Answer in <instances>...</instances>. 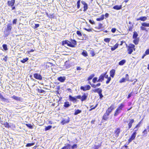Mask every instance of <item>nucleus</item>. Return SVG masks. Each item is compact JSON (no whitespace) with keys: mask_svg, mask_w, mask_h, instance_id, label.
<instances>
[{"mask_svg":"<svg viewBox=\"0 0 149 149\" xmlns=\"http://www.w3.org/2000/svg\"><path fill=\"white\" fill-rule=\"evenodd\" d=\"M70 105L71 104H70L69 102H64L63 106L65 108H68L69 107Z\"/></svg>","mask_w":149,"mask_h":149,"instance_id":"34","label":"nucleus"},{"mask_svg":"<svg viewBox=\"0 0 149 149\" xmlns=\"http://www.w3.org/2000/svg\"><path fill=\"white\" fill-rule=\"evenodd\" d=\"M114 109L115 107L114 105L113 104H112L108 108L106 111L111 113Z\"/></svg>","mask_w":149,"mask_h":149,"instance_id":"12","label":"nucleus"},{"mask_svg":"<svg viewBox=\"0 0 149 149\" xmlns=\"http://www.w3.org/2000/svg\"><path fill=\"white\" fill-rule=\"evenodd\" d=\"M104 74H103V73L101 74L99 77L97 81L102 82L104 81Z\"/></svg>","mask_w":149,"mask_h":149,"instance_id":"15","label":"nucleus"},{"mask_svg":"<svg viewBox=\"0 0 149 149\" xmlns=\"http://www.w3.org/2000/svg\"><path fill=\"white\" fill-rule=\"evenodd\" d=\"M133 28V24H131L128 26V29L127 30V31L131 32L132 31Z\"/></svg>","mask_w":149,"mask_h":149,"instance_id":"38","label":"nucleus"},{"mask_svg":"<svg viewBox=\"0 0 149 149\" xmlns=\"http://www.w3.org/2000/svg\"><path fill=\"white\" fill-rule=\"evenodd\" d=\"M2 124L5 127L8 128H11V127H13L14 128H15V125L14 124L12 123L10 125L7 122L4 123L3 124Z\"/></svg>","mask_w":149,"mask_h":149,"instance_id":"8","label":"nucleus"},{"mask_svg":"<svg viewBox=\"0 0 149 149\" xmlns=\"http://www.w3.org/2000/svg\"><path fill=\"white\" fill-rule=\"evenodd\" d=\"M91 88V86L89 85H87L84 86H81L80 88L81 90L83 91H86L90 90Z\"/></svg>","mask_w":149,"mask_h":149,"instance_id":"9","label":"nucleus"},{"mask_svg":"<svg viewBox=\"0 0 149 149\" xmlns=\"http://www.w3.org/2000/svg\"><path fill=\"white\" fill-rule=\"evenodd\" d=\"M28 60L29 58L26 57V58H23L22 60L21 61V62L23 63H24L27 61Z\"/></svg>","mask_w":149,"mask_h":149,"instance_id":"47","label":"nucleus"},{"mask_svg":"<svg viewBox=\"0 0 149 149\" xmlns=\"http://www.w3.org/2000/svg\"><path fill=\"white\" fill-rule=\"evenodd\" d=\"M81 112V111L79 109H77L76 110L74 113V115H77L78 114L80 113Z\"/></svg>","mask_w":149,"mask_h":149,"instance_id":"46","label":"nucleus"},{"mask_svg":"<svg viewBox=\"0 0 149 149\" xmlns=\"http://www.w3.org/2000/svg\"><path fill=\"white\" fill-rule=\"evenodd\" d=\"M95 28L97 29H100L102 28V24L101 23H99L98 25V26L95 27Z\"/></svg>","mask_w":149,"mask_h":149,"instance_id":"41","label":"nucleus"},{"mask_svg":"<svg viewBox=\"0 0 149 149\" xmlns=\"http://www.w3.org/2000/svg\"><path fill=\"white\" fill-rule=\"evenodd\" d=\"M57 80L61 82H64L65 80V77H60L57 78Z\"/></svg>","mask_w":149,"mask_h":149,"instance_id":"24","label":"nucleus"},{"mask_svg":"<svg viewBox=\"0 0 149 149\" xmlns=\"http://www.w3.org/2000/svg\"><path fill=\"white\" fill-rule=\"evenodd\" d=\"M64 66L66 69H68L70 67V64L69 63L68 61H66L65 63Z\"/></svg>","mask_w":149,"mask_h":149,"instance_id":"25","label":"nucleus"},{"mask_svg":"<svg viewBox=\"0 0 149 149\" xmlns=\"http://www.w3.org/2000/svg\"><path fill=\"white\" fill-rule=\"evenodd\" d=\"M138 129H137L134 130V132L132 134L130 138L128 140V143L127 144H128L130 142H131L133 140H134L137 134L136 132L138 130Z\"/></svg>","mask_w":149,"mask_h":149,"instance_id":"3","label":"nucleus"},{"mask_svg":"<svg viewBox=\"0 0 149 149\" xmlns=\"http://www.w3.org/2000/svg\"><path fill=\"white\" fill-rule=\"evenodd\" d=\"M145 27H149V23L143 22L142 23L141 26L140 27L141 30L142 31H145L146 32H148V30Z\"/></svg>","mask_w":149,"mask_h":149,"instance_id":"5","label":"nucleus"},{"mask_svg":"<svg viewBox=\"0 0 149 149\" xmlns=\"http://www.w3.org/2000/svg\"><path fill=\"white\" fill-rule=\"evenodd\" d=\"M119 44L118 43L114 45L113 46V47H112L111 48V51H113L115 50L116 49H117L118 46Z\"/></svg>","mask_w":149,"mask_h":149,"instance_id":"32","label":"nucleus"},{"mask_svg":"<svg viewBox=\"0 0 149 149\" xmlns=\"http://www.w3.org/2000/svg\"><path fill=\"white\" fill-rule=\"evenodd\" d=\"M69 98L70 100L73 102H76L77 101V98H76V96L75 97L72 96L71 95H69Z\"/></svg>","mask_w":149,"mask_h":149,"instance_id":"17","label":"nucleus"},{"mask_svg":"<svg viewBox=\"0 0 149 149\" xmlns=\"http://www.w3.org/2000/svg\"><path fill=\"white\" fill-rule=\"evenodd\" d=\"M95 76V75L94 74H91L88 78L87 80L88 81V82L89 81L90 82V80L92 79L93 78V77Z\"/></svg>","mask_w":149,"mask_h":149,"instance_id":"31","label":"nucleus"},{"mask_svg":"<svg viewBox=\"0 0 149 149\" xmlns=\"http://www.w3.org/2000/svg\"><path fill=\"white\" fill-rule=\"evenodd\" d=\"M143 119H142L135 126V127L134 128V129L137 128V129L138 128H139L140 126V125L142 123Z\"/></svg>","mask_w":149,"mask_h":149,"instance_id":"36","label":"nucleus"},{"mask_svg":"<svg viewBox=\"0 0 149 149\" xmlns=\"http://www.w3.org/2000/svg\"><path fill=\"white\" fill-rule=\"evenodd\" d=\"M52 127V126L51 125H48L45 128V131H47L50 129H51Z\"/></svg>","mask_w":149,"mask_h":149,"instance_id":"43","label":"nucleus"},{"mask_svg":"<svg viewBox=\"0 0 149 149\" xmlns=\"http://www.w3.org/2000/svg\"><path fill=\"white\" fill-rule=\"evenodd\" d=\"M11 25V24H7V29L6 30V31H10L11 30V29L12 28Z\"/></svg>","mask_w":149,"mask_h":149,"instance_id":"26","label":"nucleus"},{"mask_svg":"<svg viewBox=\"0 0 149 149\" xmlns=\"http://www.w3.org/2000/svg\"><path fill=\"white\" fill-rule=\"evenodd\" d=\"M125 104L122 103L118 105L117 108L121 111L122 110H123V109L125 107Z\"/></svg>","mask_w":149,"mask_h":149,"instance_id":"19","label":"nucleus"},{"mask_svg":"<svg viewBox=\"0 0 149 149\" xmlns=\"http://www.w3.org/2000/svg\"><path fill=\"white\" fill-rule=\"evenodd\" d=\"M126 45L128 54H131L133 51H135L136 50L135 45L132 44L130 43L128 45L126 44Z\"/></svg>","mask_w":149,"mask_h":149,"instance_id":"1","label":"nucleus"},{"mask_svg":"<svg viewBox=\"0 0 149 149\" xmlns=\"http://www.w3.org/2000/svg\"><path fill=\"white\" fill-rule=\"evenodd\" d=\"M110 113L106 111L105 112L102 118V120L103 121L107 120L109 118V116Z\"/></svg>","mask_w":149,"mask_h":149,"instance_id":"6","label":"nucleus"},{"mask_svg":"<svg viewBox=\"0 0 149 149\" xmlns=\"http://www.w3.org/2000/svg\"><path fill=\"white\" fill-rule=\"evenodd\" d=\"M77 44V42L75 40L70 39L69 41L68 46L71 47H75Z\"/></svg>","mask_w":149,"mask_h":149,"instance_id":"4","label":"nucleus"},{"mask_svg":"<svg viewBox=\"0 0 149 149\" xmlns=\"http://www.w3.org/2000/svg\"><path fill=\"white\" fill-rule=\"evenodd\" d=\"M138 36L137 33L136 31H134L133 32V35L132 38L133 39H135L136 38H138L137 37Z\"/></svg>","mask_w":149,"mask_h":149,"instance_id":"33","label":"nucleus"},{"mask_svg":"<svg viewBox=\"0 0 149 149\" xmlns=\"http://www.w3.org/2000/svg\"><path fill=\"white\" fill-rule=\"evenodd\" d=\"M149 131V126H148L146 129H145L143 131L142 133L143 134V136H146L148 132Z\"/></svg>","mask_w":149,"mask_h":149,"instance_id":"20","label":"nucleus"},{"mask_svg":"<svg viewBox=\"0 0 149 149\" xmlns=\"http://www.w3.org/2000/svg\"><path fill=\"white\" fill-rule=\"evenodd\" d=\"M68 44H69V40H63L61 42V45H64L65 44H67L68 46Z\"/></svg>","mask_w":149,"mask_h":149,"instance_id":"35","label":"nucleus"},{"mask_svg":"<svg viewBox=\"0 0 149 149\" xmlns=\"http://www.w3.org/2000/svg\"><path fill=\"white\" fill-rule=\"evenodd\" d=\"M111 40L110 38H106L104 39V41L107 43H109Z\"/></svg>","mask_w":149,"mask_h":149,"instance_id":"48","label":"nucleus"},{"mask_svg":"<svg viewBox=\"0 0 149 149\" xmlns=\"http://www.w3.org/2000/svg\"><path fill=\"white\" fill-rule=\"evenodd\" d=\"M81 3L84 5V12L86 11L88 8V6L87 3L84 1H81Z\"/></svg>","mask_w":149,"mask_h":149,"instance_id":"14","label":"nucleus"},{"mask_svg":"<svg viewBox=\"0 0 149 149\" xmlns=\"http://www.w3.org/2000/svg\"><path fill=\"white\" fill-rule=\"evenodd\" d=\"M33 76L35 79L39 80H41L42 79V78L41 75L37 73L34 74H33Z\"/></svg>","mask_w":149,"mask_h":149,"instance_id":"10","label":"nucleus"},{"mask_svg":"<svg viewBox=\"0 0 149 149\" xmlns=\"http://www.w3.org/2000/svg\"><path fill=\"white\" fill-rule=\"evenodd\" d=\"M98 95L100 97V99H101L103 97V95L102 94V92H100L99 93H98Z\"/></svg>","mask_w":149,"mask_h":149,"instance_id":"58","label":"nucleus"},{"mask_svg":"<svg viewBox=\"0 0 149 149\" xmlns=\"http://www.w3.org/2000/svg\"><path fill=\"white\" fill-rule=\"evenodd\" d=\"M133 42L135 45H137L139 43V38H136L135 39H134L133 40Z\"/></svg>","mask_w":149,"mask_h":149,"instance_id":"39","label":"nucleus"},{"mask_svg":"<svg viewBox=\"0 0 149 149\" xmlns=\"http://www.w3.org/2000/svg\"><path fill=\"white\" fill-rule=\"evenodd\" d=\"M145 54L146 55L149 54V49H148L146 50Z\"/></svg>","mask_w":149,"mask_h":149,"instance_id":"64","label":"nucleus"},{"mask_svg":"<svg viewBox=\"0 0 149 149\" xmlns=\"http://www.w3.org/2000/svg\"><path fill=\"white\" fill-rule=\"evenodd\" d=\"M115 70L112 69L110 71V77L112 78H113L115 74Z\"/></svg>","mask_w":149,"mask_h":149,"instance_id":"21","label":"nucleus"},{"mask_svg":"<svg viewBox=\"0 0 149 149\" xmlns=\"http://www.w3.org/2000/svg\"><path fill=\"white\" fill-rule=\"evenodd\" d=\"M35 143H28L26 144V147H30L31 146H32Z\"/></svg>","mask_w":149,"mask_h":149,"instance_id":"51","label":"nucleus"},{"mask_svg":"<svg viewBox=\"0 0 149 149\" xmlns=\"http://www.w3.org/2000/svg\"><path fill=\"white\" fill-rule=\"evenodd\" d=\"M121 111L119 110L117 108L115 110L114 114V116H117L119 113L121 112Z\"/></svg>","mask_w":149,"mask_h":149,"instance_id":"23","label":"nucleus"},{"mask_svg":"<svg viewBox=\"0 0 149 149\" xmlns=\"http://www.w3.org/2000/svg\"><path fill=\"white\" fill-rule=\"evenodd\" d=\"M2 47L4 50L5 51H7L8 50V48L7 47V46L6 44H4L2 45Z\"/></svg>","mask_w":149,"mask_h":149,"instance_id":"45","label":"nucleus"},{"mask_svg":"<svg viewBox=\"0 0 149 149\" xmlns=\"http://www.w3.org/2000/svg\"><path fill=\"white\" fill-rule=\"evenodd\" d=\"M93 91L94 93H97L98 94L100 92H102V90L100 88H97L94 90Z\"/></svg>","mask_w":149,"mask_h":149,"instance_id":"28","label":"nucleus"},{"mask_svg":"<svg viewBox=\"0 0 149 149\" xmlns=\"http://www.w3.org/2000/svg\"><path fill=\"white\" fill-rule=\"evenodd\" d=\"M113 9L116 10H119L122 8L121 5H116L113 7Z\"/></svg>","mask_w":149,"mask_h":149,"instance_id":"29","label":"nucleus"},{"mask_svg":"<svg viewBox=\"0 0 149 149\" xmlns=\"http://www.w3.org/2000/svg\"><path fill=\"white\" fill-rule=\"evenodd\" d=\"M126 60L125 59H123L120 61L118 63L119 65H122L126 62Z\"/></svg>","mask_w":149,"mask_h":149,"instance_id":"40","label":"nucleus"},{"mask_svg":"<svg viewBox=\"0 0 149 149\" xmlns=\"http://www.w3.org/2000/svg\"><path fill=\"white\" fill-rule=\"evenodd\" d=\"M104 19V15L103 14L102 15L101 17L96 18V20L97 21H100L103 20Z\"/></svg>","mask_w":149,"mask_h":149,"instance_id":"30","label":"nucleus"},{"mask_svg":"<svg viewBox=\"0 0 149 149\" xmlns=\"http://www.w3.org/2000/svg\"><path fill=\"white\" fill-rule=\"evenodd\" d=\"M83 29L84 30H86V31H88V32H92L93 29L92 28H90L89 29H87L86 28H84Z\"/></svg>","mask_w":149,"mask_h":149,"instance_id":"52","label":"nucleus"},{"mask_svg":"<svg viewBox=\"0 0 149 149\" xmlns=\"http://www.w3.org/2000/svg\"><path fill=\"white\" fill-rule=\"evenodd\" d=\"M70 118L69 117H68L67 119L66 120L65 119H63L61 121V123L63 125H64L65 124L68 123L70 121Z\"/></svg>","mask_w":149,"mask_h":149,"instance_id":"22","label":"nucleus"},{"mask_svg":"<svg viewBox=\"0 0 149 149\" xmlns=\"http://www.w3.org/2000/svg\"><path fill=\"white\" fill-rule=\"evenodd\" d=\"M88 96V93H84L81 96V95H78L76 96V98L78 99H80L81 101L82 102L87 99Z\"/></svg>","mask_w":149,"mask_h":149,"instance_id":"2","label":"nucleus"},{"mask_svg":"<svg viewBox=\"0 0 149 149\" xmlns=\"http://www.w3.org/2000/svg\"><path fill=\"white\" fill-rule=\"evenodd\" d=\"M107 80H106V83L107 84L108 83H109V82H110V81H111V78L110 77H109L108 78H107Z\"/></svg>","mask_w":149,"mask_h":149,"instance_id":"55","label":"nucleus"},{"mask_svg":"<svg viewBox=\"0 0 149 149\" xmlns=\"http://www.w3.org/2000/svg\"><path fill=\"white\" fill-rule=\"evenodd\" d=\"M141 21H144L147 20V18L146 16H142L141 17Z\"/></svg>","mask_w":149,"mask_h":149,"instance_id":"50","label":"nucleus"},{"mask_svg":"<svg viewBox=\"0 0 149 149\" xmlns=\"http://www.w3.org/2000/svg\"><path fill=\"white\" fill-rule=\"evenodd\" d=\"M97 81L98 79L97 77H93L92 79V82L93 83H95L96 82H98Z\"/></svg>","mask_w":149,"mask_h":149,"instance_id":"49","label":"nucleus"},{"mask_svg":"<svg viewBox=\"0 0 149 149\" xmlns=\"http://www.w3.org/2000/svg\"><path fill=\"white\" fill-rule=\"evenodd\" d=\"M81 54L84 57H86L88 56V54L87 51L85 50H83L81 53Z\"/></svg>","mask_w":149,"mask_h":149,"instance_id":"37","label":"nucleus"},{"mask_svg":"<svg viewBox=\"0 0 149 149\" xmlns=\"http://www.w3.org/2000/svg\"><path fill=\"white\" fill-rule=\"evenodd\" d=\"M120 132L121 130L120 128L118 127L116 128L114 132L116 136L117 137H118Z\"/></svg>","mask_w":149,"mask_h":149,"instance_id":"13","label":"nucleus"},{"mask_svg":"<svg viewBox=\"0 0 149 149\" xmlns=\"http://www.w3.org/2000/svg\"><path fill=\"white\" fill-rule=\"evenodd\" d=\"M97 105H98V104H96L94 107H93V106H92V105L90 107V108L91 109L89 110V111H90L93 109H95L97 107Z\"/></svg>","mask_w":149,"mask_h":149,"instance_id":"42","label":"nucleus"},{"mask_svg":"<svg viewBox=\"0 0 149 149\" xmlns=\"http://www.w3.org/2000/svg\"><path fill=\"white\" fill-rule=\"evenodd\" d=\"M48 17L49 18H54V14H49V16H48Z\"/></svg>","mask_w":149,"mask_h":149,"instance_id":"59","label":"nucleus"},{"mask_svg":"<svg viewBox=\"0 0 149 149\" xmlns=\"http://www.w3.org/2000/svg\"><path fill=\"white\" fill-rule=\"evenodd\" d=\"M126 80L127 81H128L129 80V75L128 74H126L125 78H122L119 81V82L120 83H122L125 82L126 81Z\"/></svg>","mask_w":149,"mask_h":149,"instance_id":"11","label":"nucleus"},{"mask_svg":"<svg viewBox=\"0 0 149 149\" xmlns=\"http://www.w3.org/2000/svg\"><path fill=\"white\" fill-rule=\"evenodd\" d=\"M11 97L13 99L17 101H21L22 100V98L20 97H17L15 95H13Z\"/></svg>","mask_w":149,"mask_h":149,"instance_id":"27","label":"nucleus"},{"mask_svg":"<svg viewBox=\"0 0 149 149\" xmlns=\"http://www.w3.org/2000/svg\"><path fill=\"white\" fill-rule=\"evenodd\" d=\"M127 122L128 123V127L127 128L128 130L132 127L133 124L134 122V119H130L129 122L127 121Z\"/></svg>","mask_w":149,"mask_h":149,"instance_id":"7","label":"nucleus"},{"mask_svg":"<svg viewBox=\"0 0 149 149\" xmlns=\"http://www.w3.org/2000/svg\"><path fill=\"white\" fill-rule=\"evenodd\" d=\"M132 93V92L130 93H129L127 97V99L129 98L131 96Z\"/></svg>","mask_w":149,"mask_h":149,"instance_id":"63","label":"nucleus"},{"mask_svg":"<svg viewBox=\"0 0 149 149\" xmlns=\"http://www.w3.org/2000/svg\"><path fill=\"white\" fill-rule=\"evenodd\" d=\"M26 125L30 129H32L33 128L31 124H26Z\"/></svg>","mask_w":149,"mask_h":149,"instance_id":"57","label":"nucleus"},{"mask_svg":"<svg viewBox=\"0 0 149 149\" xmlns=\"http://www.w3.org/2000/svg\"><path fill=\"white\" fill-rule=\"evenodd\" d=\"M101 143L98 145H95L94 146V149H98L100 148L101 146Z\"/></svg>","mask_w":149,"mask_h":149,"instance_id":"44","label":"nucleus"},{"mask_svg":"<svg viewBox=\"0 0 149 149\" xmlns=\"http://www.w3.org/2000/svg\"><path fill=\"white\" fill-rule=\"evenodd\" d=\"M88 83L91 86L94 88H95L96 87H99L101 85V84L100 83H98L96 84H92L91 82L89 81L88 82Z\"/></svg>","mask_w":149,"mask_h":149,"instance_id":"16","label":"nucleus"},{"mask_svg":"<svg viewBox=\"0 0 149 149\" xmlns=\"http://www.w3.org/2000/svg\"><path fill=\"white\" fill-rule=\"evenodd\" d=\"M15 3V0H11V1H8L7 4L9 6H13Z\"/></svg>","mask_w":149,"mask_h":149,"instance_id":"18","label":"nucleus"},{"mask_svg":"<svg viewBox=\"0 0 149 149\" xmlns=\"http://www.w3.org/2000/svg\"><path fill=\"white\" fill-rule=\"evenodd\" d=\"M77 34L79 37H81L82 36V34L80 31H77L76 32Z\"/></svg>","mask_w":149,"mask_h":149,"instance_id":"54","label":"nucleus"},{"mask_svg":"<svg viewBox=\"0 0 149 149\" xmlns=\"http://www.w3.org/2000/svg\"><path fill=\"white\" fill-rule=\"evenodd\" d=\"M45 67L46 69L50 67L48 63V62L46 63L45 64Z\"/></svg>","mask_w":149,"mask_h":149,"instance_id":"56","label":"nucleus"},{"mask_svg":"<svg viewBox=\"0 0 149 149\" xmlns=\"http://www.w3.org/2000/svg\"><path fill=\"white\" fill-rule=\"evenodd\" d=\"M70 146V145L69 144H68L67 146H64L61 149H67V146Z\"/></svg>","mask_w":149,"mask_h":149,"instance_id":"60","label":"nucleus"},{"mask_svg":"<svg viewBox=\"0 0 149 149\" xmlns=\"http://www.w3.org/2000/svg\"><path fill=\"white\" fill-rule=\"evenodd\" d=\"M36 91L40 93H42L44 92L45 91L42 89H40L39 88H37L36 89Z\"/></svg>","mask_w":149,"mask_h":149,"instance_id":"53","label":"nucleus"},{"mask_svg":"<svg viewBox=\"0 0 149 149\" xmlns=\"http://www.w3.org/2000/svg\"><path fill=\"white\" fill-rule=\"evenodd\" d=\"M77 148V146L76 144H73L71 147V148H72V149H74V148Z\"/></svg>","mask_w":149,"mask_h":149,"instance_id":"62","label":"nucleus"},{"mask_svg":"<svg viewBox=\"0 0 149 149\" xmlns=\"http://www.w3.org/2000/svg\"><path fill=\"white\" fill-rule=\"evenodd\" d=\"M90 53L92 56H94L95 55V52L93 51H91Z\"/></svg>","mask_w":149,"mask_h":149,"instance_id":"61","label":"nucleus"}]
</instances>
